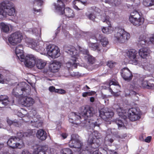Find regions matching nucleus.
I'll use <instances>...</instances> for the list:
<instances>
[{"mask_svg":"<svg viewBox=\"0 0 154 154\" xmlns=\"http://www.w3.org/2000/svg\"><path fill=\"white\" fill-rule=\"evenodd\" d=\"M99 133L96 131L91 134L87 140V146L83 147L80 154H94L97 150L100 144Z\"/></svg>","mask_w":154,"mask_h":154,"instance_id":"nucleus-1","label":"nucleus"},{"mask_svg":"<svg viewBox=\"0 0 154 154\" xmlns=\"http://www.w3.org/2000/svg\"><path fill=\"white\" fill-rule=\"evenodd\" d=\"M96 112V111L92 107L87 106L84 107V108L82 112V117L80 116L77 115L75 113H74L73 114L74 117L77 119L74 118L75 120L77 119H80V121L82 122V123L85 125L86 126L89 125L93 128L95 126H99V125L96 122H91L90 121V117L93 116Z\"/></svg>","mask_w":154,"mask_h":154,"instance_id":"nucleus-2","label":"nucleus"},{"mask_svg":"<svg viewBox=\"0 0 154 154\" xmlns=\"http://www.w3.org/2000/svg\"><path fill=\"white\" fill-rule=\"evenodd\" d=\"M15 9L14 4L9 1H3L0 4V19L6 17L7 15L14 16Z\"/></svg>","mask_w":154,"mask_h":154,"instance_id":"nucleus-3","label":"nucleus"},{"mask_svg":"<svg viewBox=\"0 0 154 154\" xmlns=\"http://www.w3.org/2000/svg\"><path fill=\"white\" fill-rule=\"evenodd\" d=\"M65 1H57V3H54L55 9L61 15L64 14L68 18L74 17L75 14L73 10L69 7L65 8Z\"/></svg>","mask_w":154,"mask_h":154,"instance_id":"nucleus-4","label":"nucleus"},{"mask_svg":"<svg viewBox=\"0 0 154 154\" xmlns=\"http://www.w3.org/2000/svg\"><path fill=\"white\" fill-rule=\"evenodd\" d=\"M23 47L21 45H18L16 48L15 53L18 59L21 61L24 62L26 66H33L34 64V61L33 57H30L31 55H27L25 57L23 54Z\"/></svg>","mask_w":154,"mask_h":154,"instance_id":"nucleus-5","label":"nucleus"},{"mask_svg":"<svg viewBox=\"0 0 154 154\" xmlns=\"http://www.w3.org/2000/svg\"><path fill=\"white\" fill-rule=\"evenodd\" d=\"M115 38L120 43H124L130 38V34L126 32L124 29L119 27H116L115 29Z\"/></svg>","mask_w":154,"mask_h":154,"instance_id":"nucleus-6","label":"nucleus"},{"mask_svg":"<svg viewBox=\"0 0 154 154\" xmlns=\"http://www.w3.org/2000/svg\"><path fill=\"white\" fill-rule=\"evenodd\" d=\"M129 20L130 22L134 25L139 26L143 25L144 22V18L135 10L131 12L129 17Z\"/></svg>","mask_w":154,"mask_h":154,"instance_id":"nucleus-7","label":"nucleus"},{"mask_svg":"<svg viewBox=\"0 0 154 154\" xmlns=\"http://www.w3.org/2000/svg\"><path fill=\"white\" fill-rule=\"evenodd\" d=\"M23 39L22 33L19 32H16L11 34L8 38V41L10 44L15 45L20 43Z\"/></svg>","mask_w":154,"mask_h":154,"instance_id":"nucleus-8","label":"nucleus"},{"mask_svg":"<svg viewBox=\"0 0 154 154\" xmlns=\"http://www.w3.org/2000/svg\"><path fill=\"white\" fill-rule=\"evenodd\" d=\"M46 49L47 54L52 58H57L60 55V50L57 46L55 45H48Z\"/></svg>","mask_w":154,"mask_h":154,"instance_id":"nucleus-9","label":"nucleus"},{"mask_svg":"<svg viewBox=\"0 0 154 154\" xmlns=\"http://www.w3.org/2000/svg\"><path fill=\"white\" fill-rule=\"evenodd\" d=\"M139 110L137 108H132L128 109V118L131 121H136L140 118Z\"/></svg>","mask_w":154,"mask_h":154,"instance_id":"nucleus-10","label":"nucleus"},{"mask_svg":"<svg viewBox=\"0 0 154 154\" xmlns=\"http://www.w3.org/2000/svg\"><path fill=\"white\" fill-rule=\"evenodd\" d=\"M91 38L97 41H100L103 47H106L109 43L107 38L103 35L100 34L99 33L92 35L91 36Z\"/></svg>","mask_w":154,"mask_h":154,"instance_id":"nucleus-11","label":"nucleus"},{"mask_svg":"<svg viewBox=\"0 0 154 154\" xmlns=\"http://www.w3.org/2000/svg\"><path fill=\"white\" fill-rule=\"evenodd\" d=\"M30 93V89L27 90L25 88H14L12 92V95L16 98L19 97L20 94L24 96L29 95Z\"/></svg>","mask_w":154,"mask_h":154,"instance_id":"nucleus-12","label":"nucleus"},{"mask_svg":"<svg viewBox=\"0 0 154 154\" xmlns=\"http://www.w3.org/2000/svg\"><path fill=\"white\" fill-rule=\"evenodd\" d=\"M109 16H106L105 14L102 17L101 20L103 22H106L108 25V27H103L102 29V32L106 34H108L111 32L112 28L110 22L109 21Z\"/></svg>","mask_w":154,"mask_h":154,"instance_id":"nucleus-13","label":"nucleus"},{"mask_svg":"<svg viewBox=\"0 0 154 154\" xmlns=\"http://www.w3.org/2000/svg\"><path fill=\"white\" fill-rule=\"evenodd\" d=\"M120 73L122 77L125 81H130L131 80L133 77L131 72L127 67L122 69Z\"/></svg>","mask_w":154,"mask_h":154,"instance_id":"nucleus-14","label":"nucleus"},{"mask_svg":"<svg viewBox=\"0 0 154 154\" xmlns=\"http://www.w3.org/2000/svg\"><path fill=\"white\" fill-rule=\"evenodd\" d=\"M137 51L134 49H130L127 53L128 56L133 64L137 65L138 63V60L137 57Z\"/></svg>","mask_w":154,"mask_h":154,"instance_id":"nucleus-15","label":"nucleus"},{"mask_svg":"<svg viewBox=\"0 0 154 154\" xmlns=\"http://www.w3.org/2000/svg\"><path fill=\"white\" fill-rule=\"evenodd\" d=\"M106 109H102L99 111V116L101 118L105 121L111 118L114 115V113L112 111H107Z\"/></svg>","mask_w":154,"mask_h":154,"instance_id":"nucleus-16","label":"nucleus"},{"mask_svg":"<svg viewBox=\"0 0 154 154\" xmlns=\"http://www.w3.org/2000/svg\"><path fill=\"white\" fill-rule=\"evenodd\" d=\"M32 112L34 114L35 113V114L33 115V120L31 121V123H33L32 125L37 128L41 126L43 124V122L40 120L41 119L40 116L37 114V113H36V111L35 110H33Z\"/></svg>","mask_w":154,"mask_h":154,"instance_id":"nucleus-17","label":"nucleus"},{"mask_svg":"<svg viewBox=\"0 0 154 154\" xmlns=\"http://www.w3.org/2000/svg\"><path fill=\"white\" fill-rule=\"evenodd\" d=\"M30 57H33L34 61V64L33 66H26L29 67H32L35 65L37 68L39 69H42L45 66L47 62L46 61L41 59H37L35 60V58L32 55L30 56Z\"/></svg>","mask_w":154,"mask_h":154,"instance_id":"nucleus-18","label":"nucleus"},{"mask_svg":"<svg viewBox=\"0 0 154 154\" xmlns=\"http://www.w3.org/2000/svg\"><path fill=\"white\" fill-rule=\"evenodd\" d=\"M8 96L5 95L0 96V108H2L8 104H12L14 102V100L12 99L9 101Z\"/></svg>","mask_w":154,"mask_h":154,"instance_id":"nucleus-19","label":"nucleus"},{"mask_svg":"<svg viewBox=\"0 0 154 154\" xmlns=\"http://www.w3.org/2000/svg\"><path fill=\"white\" fill-rule=\"evenodd\" d=\"M66 52L71 56L72 59L71 60L72 61L73 64H75L76 62L77 56L78 55L77 51L75 48L73 46H71L68 48Z\"/></svg>","mask_w":154,"mask_h":154,"instance_id":"nucleus-20","label":"nucleus"},{"mask_svg":"<svg viewBox=\"0 0 154 154\" xmlns=\"http://www.w3.org/2000/svg\"><path fill=\"white\" fill-rule=\"evenodd\" d=\"M34 103V100L30 97H25L21 100V104L25 107H29L32 106Z\"/></svg>","mask_w":154,"mask_h":154,"instance_id":"nucleus-21","label":"nucleus"},{"mask_svg":"<svg viewBox=\"0 0 154 154\" xmlns=\"http://www.w3.org/2000/svg\"><path fill=\"white\" fill-rule=\"evenodd\" d=\"M149 38L146 37V35H140L137 40V45L138 46H141L142 47H144L146 45H149Z\"/></svg>","mask_w":154,"mask_h":154,"instance_id":"nucleus-22","label":"nucleus"},{"mask_svg":"<svg viewBox=\"0 0 154 154\" xmlns=\"http://www.w3.org/2000/svg\"><path fill=\"white\" fill-rule=\"evenodd\" d=\"M60 66V63L59 62L54 61L50 64L49 68L51 72L55 73L58 72Z\"/></svg>","mask_w":154,"mask_h":154,"instance_id":"nucleus-23","label":"nucleus"},{"mask_svg":"<svg viewBox=\"0 0 154 154\" xmlns=\"http://www.w3.org/2000/svg\"><path fill=\"white\" fill-rule=\"evenodd\" d=\"M36 135L38 138L42 140H45L47 137L46 132L43 129L38 130Z\"/></svg>","mask_w":154,"mask_h":154,"instance_id":"nucleus-24","label":"nucleus"},{"mask_svg":"<svg viewBox=\"0 0 154 154\" xmlns=\"http://www.w3.org/2000/svg\"><path fill=\"white\" fill-rule=\"evenodd\" d=\"M150 50L146 47H143L139 51V55L143 58H146L149 54Z\"/></svg>","mask_w":154,"mask_h":154,"instance_id":"nucleus-25","label":"nucleus"},{"mask_svg":"<svg viewBox=\"0 0 154 154\" xmlns=\"http://www.w3.org/2000/svg\"><path fill=\"white\" fill-rule=\"evenodd\" d=\"M142 87L143 88L148 89H154V84H151L148 82V81L143 79L141 84Z\"/></svg>","mask_w":154,"mask_h":154,"instance_id":"nucleus-26","label":"nucleus"},{"mask_svg":"<svg viewBox=\"0 0 154 154\" xmlns=\"http://www.w3.org/2000/svg\"><path fill=\"white\" fill-rule=\"evenodd\" d=\"M47 148L45 146L38 147L33 152L34 154H46Z\"/></svg>","mask_w":154,"mask_h":154,"instance_id":"nucleus-27","label":"nucleus"},{"mask_svg":"<svg viewBox=\"0 0 154 154\" xmlns=\"http://www.w3.org/2000/svg\"><path fill=\"white\" fill-rule=\"evenodd\" d=\"M17 140L18 138L16 136H12L9 138L7 142V143L10 147L13 149V146H14L15 143Z\"/></svg>","mask_w":154,"mask_h":154,"instance_id":"nucleus-28","label":"nucleus"},{"mask_svg":"<svg viewBox=\"0 0 154 154\" xmlns=\"http://www.w3.org/2000/svg\"><path fill=\"white\" fill-rule=\"evenodd\" d=\"M77 135L75 134H73L71 135V139L68 143L69 146L71 148H74L75 144L76 142V137Z\"/></svg>","mask_w":154,"mask_h":154,"instance_id":"nucleus-29","label":"nucleus"},{"mask_svg":"<svg viewBox=\"0 0 154 154\" xmlns=\"http://www.w3.org/2000/svg\"><path fill=\"white\" fill-rule=\"evenodd\" d=\"M0 28L2 32L5 33H8L10 29L9 26L4 22L1 23Z\"/></svg>","mask_w":154,"mask_h":154,"instance_id":"nucleus-30","label":"nucleus"},{"mask_svg":"<svg viewBox=\"0 0 154 154\" xmlns=\"http://www.w3.org/2000/svg\"><path fill=\"white\" fill-rule=\"evenodd\" d=\"M79 56H81V55L82 54L83 55V57H85V56H87L89 54L88 50L87 49H84L80 46L79 47Z\"/></svg>","mask_w":154,"mask_h":154,"instance_id":"nucleus-31","label":"nucleus"},{"mask_svg":"<svg viewBox=\"0 0 154 154\" xmlns=\"http://www.w3.org/2000/svg\"><path fill=\"white\" fill-rule=\"evenodd\" d=\"M75 1H74L73 2V3L74 4V3L75 2ZM78 1V4H77L79 6V7L80 8H79L78 6L75 5H74L73 7L74 9L77 10H82L83 9V8H81V5H85L86 4V2H83L82 1Z\"/></svg>","mask_w":154,"mask_h":154,"instance_id":"nucleus-32","label":"nucleus"},{"mask_svg":"<svg viewBox=\"0 0 154 154\" xmlns=\"http://www.w3.org/2000/svg\"><path fill=\"white\" fill-rule=\"evenodd\" d=\"M76 142H75L74 148H77L79 150H81L82 147L83 146V143L79 140L77 139L76 137Z\"/></svg>","mask_w":154,"mask_h":154,"instance_id":"nucleus-33","label":"nucleus"},{"mask_svg":"<svg viewBox=\"0 0 154 154\" xmlns=\"http://www.w3.org/2000/svg\"><path fill=\"white\" fill-rule=\"evenodd\" d=\"M85 59L87 60L88 62L89 63L93 64L95 62V58L93 56L90 55V54L88 55L87 56H85Z\"/></svg>","mask_w":154,"mask_h":154,"instance_id":"nucleus-34","label":"nucleus"},{"mask_svg":"<svg viewBox=\"0 0 154 154\" xmlns=\"http://www.w3.org/2000/svg\"><path fill=\"white\" fill-rule=\"evenodd\" d=\"M28 46L34 49H36L37 46V43L34 40L32 39L30 41L28 44Z\"/></svg>","mask_w":154,"mask_h":154,"instance_id":"nucleus-35","label":"nucleus"},{"mask_svg":"<svg viewBox=\"0 0 154 154\" xmlns=\"http://www.w3.org/2000/svg\"><path fill=\"white\" fill-rule=\"evenodd\" d=\"M89 46L92 48V49L94 51L97 50L98 51H100V49L99 48V44L98 43H91L89 44Z\"/></svg>","mask_w":154,"mask_h":154,"instance_id":"nucleus-36","label":"nucleus"},{"mask_svg":"<svg viewBox=\"0 0 154 154\" xmlns=\"http://www.w3.org/2000/svg\"><path fill=\"white\" fill-rule=\"evenodd\" d=\"M143 3L146 7L151 6L154 5V1H143Z\"/></svg>","mask_w":154,"mask_h":154,"instance_id":"nucleus-37","label":"nucleus"},{"mask_svg":"<svg viewBox=\"0 0 154 154\" xmlns=\"http://www.w3.org/2000/svg\"><path fill=\"white\" fill-rule=\"evenodd\" d=\"M107 131L108 132H110L111 134L117 137H118L119 138H123V137H121L120 136L118 135V132L115 129H109Z\"/></svg>","mask_w":154,"mask_h":154,"instance_id":"nucleus-38","label":"nucleus"},{"mask_svg":"<svg viewBox=\"0 0 154 154\" xmlns=\"http://www.w3.org/2000/svg\"><path fill=\"white\" fill-rule=\"evenodd\" d=\"M62 154H73L72 151L68 148H64L62 149Z\"/></svg>","mask_w":154,"mask_h":154,"instance_id":"nucleus-39","label":"nucleus"},{"mask_svg":"<svg viewBox=\"0 0 154 154\" xmlns=\"http://www.w3.org/2000/svg\"><path fill=\"white\" fill-rule=\"evenodd\" d=\"M24 146V144L23 143H22L21 144L19 143H15L14 146H13V149L15 148H18L20 149Z\"/></svg>","mask_w":154,"mask_h":154,"instance_id":"nucleus-40","label":"nucleus"},{"mask_svg":"<svg viewBox=\"0 0 154 154\" xmlns=\"http://www.w3.org/2000/svg\"><path fill=\"white\" fill-rule=\"evenodd\" d=\"M95 93L94 91H91V92H84L82 94V96L83 97H85L88 96H91L94 95Z\"/></svg>","mask_w":154,"mask_h":154,"instance_id":"nucleus-41","label":"nucleus"},{"mask_svg":"<svg viewBox=\"0 0 154 154\" xmlns=\"http://www.w3.org/2000/svg\"><path fill=\"white\" fill-rule=\"evenodd\" d=\"M88 18L90 20L94 21L96 17V15L94 14V12H93L90 14L89 15H87Z\"/></svg>","mask_w":154,"mask_h":154,"instance_id":"nucleus-42","label":"nucleus"},{"mask_svg":"<svg viewBox=\"0 0 154 154\" xmlns=\"http://www.w3.org/2000/svg\"><path fill=\"white\" fill-rule=\"evenodd\" d=\"M116 63L113 62L112 60L108 61L107 62V65L110 68H112L114 67Z\"/></svg>","mask_w":154,"mask_h":154,"instance_id":"nucleus-43","label":"nucleus"},{"mask_svg":"<svg viewBox=\"0 0 154 154\" xmlns=\"http://www.w3.org/2000/svg\"><path fill=\"white\" fill-rule=\"evenodd\" d=\"M148 40V44L149 45L152 44L154 45V34L152 35V36L149 38Z\"/></svg>","mask_w":154,"mask_h":154,"instance_id":"nucleus-44","label":"nucleus"},{"mask_svg":"<svg viewBox=\"0 0 154 154\" xmlns=\"http://www.w3.org/2000/svg\"><path fill=\"white\" fill-rule=\"evenodd\" d=\"M17 137H16L18 138V140L22 138L24 136V134L21 132H19L17 133Z\"/></svg>","mask_w":154,"mask_h":154,"instance_id":"nucleus-45","label":"nucleus"},{"mask_svg":"<svg viewBox=\"0 0 154 154\" xmlns=\"http://www.w3.org/2000/svg\"><path fill=\"white\" fill-rule=\"evenodd\" d=\"M55 92L61 94H63L66 93V91L65 90L63 89H56L55 90Z\"/></svg>","mask_w":154,"mask_h":154,"instance_id":"nucleus-46","label":"nucleus"},{"mask_svg":"<svg viewBox=\"0 0 154 154\" xmlns=\"http://www.w3.org/2000/svg\"><path fill=\"white\" fill-rule=\"evenodd\" d=\"M116 124L118 125V127H121L122 126L123 122L120 120L116 119L115 120Z\"/></svg>","mask_w":154,"mask_h":154,"instance_id":"nucleus-47","label":"nucleus"},{"mask_svg":"<svg viewBox=\"0 0 154 154\" xmlns=\"http://www.w3.org/2000/svg\"><path fill=\"white\" fill-rule=\"evenodd\" d=\"M152 137L151 136H148L145 139V141L146 142L149 143L151 141Z\"/></svg>","mask_w":154,"mask_h":154,"instance_id":"nucleus-48","label":"nucleus"},{"mask_svg":"<svg viewBox=\"0 0 154 154\" xmlns=\"http://www.w3.org/2000/svg\"><path fill=\"white\" fill-rule=\"evenodd\" d=\"M56 89H55V87L53 86H51L49 87V91L51 92H55V90Z\"/></svg>","mask_w":154,"mask_h":154,"instance_id":"nucleus-49","label":"nucleus"},{"mask_svg":"<svg viewBox=\"0 0 154 154\" xmlns=\"http://www.w3.org/2000/svg\"><path fill=\"white\" fill-rule=\"evenodd\" d=\"M32 32L33 34H35L36 35H38L39 33L37 32L38 31V30L37 28H34L32 30Z\"/></svg>","mask_w":154,"mask_h":154,"instance_id":"nucleus-50","label":"nucleus"},{"mask_svg":"<svg viewBox=\"0 0 154 154\" xmlns=\"http://www.w3.org/2000/svg\"><path fill=\"white\" fill-rule=\"evenodd\" d=\"M7 123L9 125H11V124L14 123V121H12L9 119H8L7 121Z\"/></svg>","mask_w":154,"mask_h":154,"instance_id":"nucleus-51","label":"nucleus"},{"mask_svg":"<svg viewBox=\"0 0 154 154\" xmlns=\"http://www.w3.org/2000/svg\"><path fill=\"white\" fill-rule=\"evenodd\" d=\"M4 82L3 76L0 74V83H3Z\"/></svg>","mask_w":154,"mask_h":154,"instance_id":"nucleus-52","label":"nucleus"},{"mask_svg":"<svg viewBox=\"0 0 154 154\" xmlns=\"http://www.w3.org/2000/svg\"><path fill=\"white\" fill-rule=\"evenodd\" d=\"M43 1H34L33 3L34 4L36 3L37 4H40V5H41L42 4Z\"/></svg>","mask_w":154,"mask_h":154,"instance_id":"nucleus-53","label":"nucleus"},{"mask_svg":"<svg viewBox=\"0 0 154 154\" xmlns=\"http://www.w3.org/2000/svg\"><path fill=\"white\" fill-rule=\"evenodd\" d=\"M61 136L63 138V139H64L67 137L68 136V134L66 133H62L61 134Z\"/></svg>","mask_w":154,"mask_h":154,"instance_id":"nucleus-54","label":"nucleus"},{"mask_svg":"<svg viewBox=\"0 0 154 154\" xmlns=\"http://www.w3.org/2000/svg\"><path fill=\"white\" fill-rule=\"evenodd\" d=\"M109 152L110 153V154H118V153L114 150H110L109 151Z\"/></svg>","mask_w":154,"mask_h":154,"instance_id":"nucleus-55","label":"nucleus"},{"mask_svg":"<svg viewBox=\"0 0 154 154\" xmlns=\"http://www.w3.org/2000/svg\"><path fill=\"white\" fill-rule=\"evenodd\" d=\"M33 10L34 12H40L41 11V9H39L38 10H36L35 8H33Z\"/></svg>","mask_w":154,"mask_h":154,"instance_id":"nucleus-56","label":"nucleus"},{"mask_svg":"<svg viewBox=\"0 0 154 154\" xmlns=\"http://www.w3.org/2000/svg\"><path fill=\"white\" fill-rule=\"evenodd\" d=\"M10 154H18V153L15 151L12 150L11 151L10 153Z\"/></svg>","mask_w":154,"mask_h":154,"instance_id":"nucleus-57","label":"nucleus"},{"mask_svg":"<svg viewBox=\"0 0 154 154\" xmlns=\"http://www.w3.org/2000/svg\"><path fill=\"white\" fill-rule=\"evenodd\" d=\"M4 147V144L3 143H0V150L2 149Z\"/></svg>","mask_w":154,"mask_h":154,"instance_id":"nucleus-58","label":"nucleus"},{"mask_svg":"<svg viewBox=\"0 0 154 154\" xmlns=\"http://www.w3.org/2000/svg\"><path fill=\"white\" fill-rule=\"evenodd\" d=\"M94 98L93 97H91L90 98V100L91 102H93L94 101Z\"/></svg>","mask_w":154,"mask_h":154,"instance_id":"nucleus-59","label":"nucleus"},{"mask_svg":"<svg viewBox=\"0 0 154 154\" xmlns=\"http://www.w3.org/2000/svg\"><path fill=\"white\" fill-rule=\"evenodd\" d=\"M10 152L7 150H5L3 152V154H10Z\"/></svg>","mask_w":154,"mask_h":154,"instance_id":"nucleus-60","label":"nucleus"},{"mask_svg":"<svg viewBox=\"0 0 154 154\" xmlns=\"http://www.w3.org/2000/svg\"><path fill=\"white\" fill-rule=\"evenodd\" d=\"M116 82L113 81H111L109 83V85L110 86L111 85H116Z\"/></svg>","mask_w":154,"mask_h":154,"instance_id":"nucleus-61","label":"nucleus"},{"mask_svg":"<svg viewBox=\"0 0 154 154\" xmlns=\"http://www.w3.org/2000/svg\"><path fill=\"white\" fill-rule=\"evenodd\" d=\"M108 141L110 143H112L113 142L114 140L113 139H112V138H110V139H108Z\"/></svg>","mask_w":154,"mask_h":154,"instance_id":"nucleus-62","label":"nucleus"},{"mask_svg":"<svg viewBox=\"0 0 154 154\" xmlns=\"http://www.w3.org/2000/svg\"><path fill=\"white\" fill-rule=\"evenodd\" d=\"M69 121L70 122H71L72 123L74 124V121H73V119L69 118Z\"/></svg>","mask_w":154,"mask_h":154,"instance_id":"nucleus-63","label":"nucleus"},{"mask_svg":"<svg viewBox=\"0 0 154 154\" xmlns=\"http://www.w3.org/2000/svg\"><path fill=\"white\" fill-rule=\"evenodd\" d=\"M26 118H28V117H26V116L24 117L23 118H22V119L23 121H24L25 122H28V121H25V119H26Z\"/></svg>","mask_w":154,"mask_h":154,"instance_id":"nucleus-64","label":"nucleus"}]
</instances>
